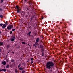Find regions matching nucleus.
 <instances>
[{"mask_svg": "<svg viewBox=\"0 0 73 73\" xmlns=\"http://www.w3.org/2000/svg\"><path fill=\"white\" fill-rule=\"evenodd\" d=\"M54 65V64L52 62H49L46 63V67L48 69H52V68Z\"/></svg>", "mask_w": 73, "mask_h": 73, "instance_id": "nucleus-1", "label": "nucleus"}, {"mask_svg": "<svg viewBox=\"0 0 73 73\" xmlns=\"http://www.w3.org/2000/svg\"><path fill=\"white\" fill-rule=\"evenodd\" d=\"M16 8L17 9V12L18 13H19L20 12V11H21V9L19 8V6H16Z\"/></svg>", "mask_w": 73, "mask_h": 73, "instance_id": "nucleus-2", "label": "nucleus"}, {"mask_svg": "<svg viewBox=\"0 0 73 73\" xmlns=\"http://www.w3.org/2000/svg\"><path fill=\"white\" fill-rule=\"evenodd\" d=\"M13 27V25H9L7 27V29H11V28H12Z\"/></svg>", "mask_w": 73, "mask_h": 73, "instance_id": "nucleus-3", "label": "nucleus"}, {"mask_svg": "<svg viewBox=\"0 0 73 73\" xmlns=\"http://www.w3.org/2000/svg\"><path fill=\"white\" fill-rule=\"evenodd\" d=\"M2 64H3V65H6V62L4 61H3L2 62Z\"/></svg>", "mask_w": 73, "mask_h": 73, "instance_id": "nucleus-4", "label": "nucleus"}, {"mask_svg": "<svg viewBox=\"0 0 73 73\" xmlns=\"http://www.w3.org/2000/svg\"><path fill=\"white\" fill-rule=\"evenodd\" d=\"M6 27V25L5 24H4L3 25V26H2V28H5Z\"/></svg>", "mask_w": 73, "mask_h": 73, "instance_id": "nucleus-5", "label": "nucleus"}, {"mask_svg": "<svg viewBox=\"0 0 73 73\" xmlns=\"http://www.w3.org/2000/svg\"><path fill=\"white\" fill-rule=\"evenodd\" d=\"M0 71H4V72H6V69H0Z\"/></svg>", "mask_w": 73, "mask_h": 73, "instance_id": "nucleus-6", "label": "nucleus"}, {"mask_svg": "<svg viewBox=\"0 0 73 73\" xmlns=\"http://www.w3.org/2000/svg\"><path fill=\"white\" fill-rule=\"evenodd\" d=\"M6 68L9 69V65L8 64H7L6 66Z\"/></svg>", "mask_w": 73, "mask_h": 73, "instance_id": "nucleus-7", "label": "nucleus"}, {"mask_svg": "<svg viewBox=\"0 0 73 73\" xmlns=\"http://www.w3.org/2000/svg\"><path fill=\"white\" fill-rule=\"evenodd\" d=\"M39 40H40V39H39V38H36V41L37 42H38L39 41Z\"/></svg>", "mask_w": 73, "mask_h": 73, "instance_id": "nucleus-8", "label": "nucleus"}, {"mask_svg": "<svg viewBox=\"0 0 73 73\" xmlns=\"http://www.w3.org/2000/svg\"><path fill=\"white\" fill-rule=\"evenodd\" d=\"M19 69L20 70H23V68L22 67H20Z\"/></svg>", "mask_w": 73, "mask_h": 73, "instance_id": "nucleus-9", "label": "nucleus"}, {"mask_svg": "<svg viewBox=\"0 0 73 73\" xmlns=\"http://www.w3.org/2000/svg\"><path fill=\"white\" fill-rule=\"evenodd\" d=\"M2 45H3V43L2 42H0V45L1 46Z\"/></svg>", "mask_w": 73, "mask_h": 73, "instance_id": "nucleus-10", "label": "nucleus"}, {"mask_svg": "<svg viewBox=\"0 0 73 73\" xmlns=\"http://www.w3.org/2000/svg\"><path fill=\"white\" fill-rule=\"evenodd\" d=\"M35 44L36 45H38V43L37 42H35Z\"/></svg>", "mask_w": 73, "mask_h": 73, "instance_id": "nucleus-11", "label": "nucleus"}, {"mask_svg": "<svg viewBox=\"0 0 73 73\" xmlns=\"http://www.w3.org/2000/svg\"><path fill=\"white\" fill-rule=\"evenodd\" d=\"M31 32L30 31L28 33V35L29 36H31Z\"/></svg>", "mask_w": 73, "mask_h": 73, "instance_id": "nucleus-12", "label": "nucleus"}, {"mask_svg": "<svg viewBox=\"0 0 73 73\" xmlns=\"http://www.w3.org/2000/svg\"><path fill=\"white\" fill-rule=\"evenodd\" d=\"M21 66V64H19L18 65V68H20V67Z\"/></svg>", "mask_w": 73, "mask_h": 73, "instance_id": "nucleus-13", "label": "nucleus"}, {"mask_svg": "<svg viewBox=\"0 0 73 73\" xmlns=\"http://www.w3.org/2000/svg\"><path fill=\"white\" fill-rule=\"evenodd\" d=\"M4 1V0H1V3H3V1Z\"/></svg>", "mask_w": 73, "mask_h": 73, "instance_id": "nucleus-14", "label": "nucleus"}, {"mask_svg": "<svg viewBox=\"0 0 73 73\" xmlns=\"http://www.w3.org/2000/svg\"><path fill=\"white\" fill-rule=\"evenodd\" d=\"M36 44H33V46H35L36 47V48L37 47V46H36Z\"/></svg>", "mask_w": 73, "mask_h": 73, "instance_id": "nucleus-15", "label": "nucleus"}, {"mask_svg": "<svg viewBox=\"0 0 73 73\" xmlns=\"http://www.w3.org/2000/svg\"><path fill=\"white\" fill-rule=\"evenodd\" d=\"M15 72H16V73H18V71H17V70L16 69L15 70Z\"/></svg>", "mask_w": 73, "mask_h": 73, "instance_id": "nucleus-16", "label": "nucleus"}, {"mask_svg": "<svg viewBox=\"0 0 73 73\" xmlns=\"http://www.w3.org/2000/svg\"><path fill=\"white\" fill-rule=\"evenodd\" d=\"M0 17L2 18V17H3V16L2 15H0Z\"/></svg>", "mask_w": 73, "mask_h": 73, "instance_id": "nucleus-17", "label": "nucleus"}, {"mask_svg": "<svg viewBox=\"0 0 73 73\" xmlns=\"http://www.w3.org/2000/svg\"><path fill=\"white\" fill-rule=\"evenodd\" d=\"M11 41H14V39L13 38L11 39Z\"/></svg>", "mask_w": 73, "mask_h": 73, "instance_id": "nucleus-18", "label": "nucleus"}, {"mask_svg": "<svg viewBox=\"0 0 73 73\" xmlns=\"http://www.w3.org/2000/svg\"><path fill=\"white\" fill-rule=\"evenodd\" d=\"M22 44H25V42H22Z\"/></svg>", "mask_w": 73, "mask_h": 73, "instance_id": "nucleus-19", "label": "nucleus"}, {"mask_svg": "<svg viewBox=\"0 0 73 73\" xmlns=\"http://www.w3.org/2000/svg\"><path fill=\"white\" fill-rule=\"evenodd\" d=\"M0 26L2 27L3 26V24H0Z\"/></svg>", "mask_w": 73, "mask_h": 73, "instance_id": "nucleus-20", "label": "nucleus"}, {"mask_svg": "<svg viewBox=\"0 0 73 73\" xmlns=\"http://www.w3.org/2000/svg\"><path fill=\"white\" fill-rule=\"evenodd\" d=\"M11 62H14V60H11Z\"/></svg>", "mask_w": 73, "mask_h": 73, "instance_id": "nucleus-21", "label": "nucleus"}, {"mask_svg": "<svg viewBox=\"0 0 73 73\" xmlns=\"http://www.w3.org/2000/svg\"><path fill=\"white\" fill-rule=\"evenodd\" d=\"M3 10V9L1 8H0V11H1Z\"/></svg>", "mask_w": 73, "mask_h": 73, "instance_id": "nucleus-22", "label": "nucleus"}, {"mask_svg": "<svg viewBox=\"0 0 73 73\" xmlns=\"http://www.w3.org/2000/svg\"><path fill=\"white\" fill-rule=\"evenodd\" d=\"M40 48H43V46H42V45H40Z\"/></svg>", "mask_w": 73, "mask_h": 73, "instance_id": "nucleus-23", "label": "nucleus"}, {"mask_svg": "<svg viewBox=\"0 0 73 73\" xmlns=\"http://www.w3.org/2000/svg\"><path fill=\"white\" fill-rule=\"evenodd\" d=\"M10 34H12V31H11L10 32Z\"/></svg>", "mask_w": 73, "mask_h": 73, "instance_id": "nucleus-24", "label": "nucleus"}, {"mask_svg": "<svg viewBox=\"0 0 73 73\" xmlns=\"http://www.w3.org/2000/svg\"><path fill=\"white\" fill-rule=\"evenodd\" d=\"M25 73V71H22V73Z\"/></svg>", "mask_w": 73, "mask_h": 73, "instance_id": "nucleus-25", "label": "nucleus"}, {"mask_svg": "<svg viewBox=\"0 0 73 73\" xmlns=\"http://www.w3.org/2000/svg\"><path fill=\"white\" fill-rule=\"evenodd\" d=\"M9 45H8L7 46V48H9Z\"/></svg>", "mask_w": 73, "mask_h": 73, "instance_id": "nucleus-26", "label": "nucleus"}, {"mask_svg": "<svg viewBox=\"0 0 73 73\" xmlns=\"http://www.w3.org/2000/svg\"><path fill=\"white\" fill-rule=\"evenodd\" d=\"M31 60H32V61H33V58H32L31 59Z\"/></svg>", "mask_w": 73, "mask_h": 73, "instance_id": "nucleus-27", "label": "nucleus"}, {"mask_svg": "<svg viewBox=\"0 0 73 73\" xmlns=\"http://www.w3.org/2000/svg\"><path fill=\"white\" fill-rule=\"evenodd\" d=\"M15 31V29H12V31Z\"/></svg>", "mask_w": 73, "mask_h": 73, "instance_id": "nucleus-28", "label": "nucleus"}, {"mask_svg": "<svg viewBox=\"0 0 73 73\" xmlns=\"http://www.w3.org/2000/svg\"><path fill=\"white\" fill-rule=\"evenodd\" d=\"M44 48H42L41 49V50H42V51H44Z\"/></svg>", "mask_w": 73, "mask_h": 73, "instance_id": "nucleus-29", "label": "nucleus"}, {"mask_svg": "<svg viewBox=\"0 0 73 73\" xmlns=\"http://www.w3.org/2000/svg\"><path fill=\"white\" fill-rule=\"evenodd\" d=\"M6 61H7V62H8V60L7 59L6 60Z\"/></svg>", "mask_w": 73, "mask_h": 73, "instance_id": "nucleus-30", "label": "nucleus"}, {"mask_svg": "<svg viewBox=\"0 0 73 73\" xmlns=\"http://www.w3.org/2000/svg\"><path fill=\"white\" fill-rule=\"evenodd\" d=\"M5 24L6 25L8 24V23L7 22H6Z\"/></svg>", "mask_w": 73, "mask_h": 73, "instance_id": "nucleus-31", "label": "nucleus"}, {"mask_svg": "<svg viewBox=\"0 0 73 73\" xmlns=\"http://www.w3.org/2000/svg\"><path fill=\"white\" fill-rule=\"evenodd\" d=\"M49 71H50V72H52V70H50Z\"/></svg>", "mask_w": 73, "mask_h": 73, "instance_id": "nucleus-32", "label": "nucleus"}, {"mask_svg": "<svg viewBox=\"0 0 73 73\" xmlns=\"http://www.w3.org/2000/svg\"><path fill=\"white\" fill-rule=\"evenodd\" d=\"M12 53H13V54H14V52L13 51V52H12Z\"/></svg>", "mask_w": 73, "mask_h": 73, "instance_id": "nucleus-33", "label": "nucleus"}, {"mask_svg": "<svg viewBox=\"0 0 73 73\" xmlns=\"http://www.w3.org/2000/svg\"><path fill=\"white\" fill-rule=\"evenodd\" d=\"M33 62H32V61H31V64H33Z\"/></svg>", "mask_w": 73, "mask_h": 73, "instance_id": "nucleus-34", "label": "nucleus"}, {"mask_svg": "<svg viewBox=\"0 0 73 73\" xmlns=\"http://www.w3.org/2000/svg\"><path fill=\"white\" fill-rule=\"evenodd\" d=\"M13 39L15 38V36H13Z\"/></svg>", "mask_w": 73, "mask_h": 73, "instance_id": "nucleus-35", "label": "nucleus"}, {"mask_svg": "<svg viewBox=\"0 0 73 73\" xmlns=\"http://www.w3.org/2000/svg\"><path fill=\"white\" fill-rule=\"evenodd\" d=\"M70 46H72V44H70Z\"/></svg>", "mask_w": 73, "mask_h": 73, "instance_id": "nucleus-36", "label": "nucleus"}, {"mask_svg": "<svg viewBox=\"0 0 73 73\" xmlns=\"http://www.w3.org/2000/svg\"><path fill=\"white\" fill-rule=\"evenodd\" d=\"M68 44V42H66V44Z\"/></svg>", "mask_w": 73, "mask_h": 73, "instance_id": "nucleus-37", "label": "nucleus"}, {"mask_svg": "<svg viewBox=\"0 0 73 73\" xmlns=\"http://www.w3.org/2000/svg\"><path fill=\"white\" fill-rule=\"evenodd\" d=\"M9 52H8L7 54H8V53H9Z\"/></svg>", "mask_w": 73, "mask_h": 73, "instance_id": "nucleus-38", "label": "nucleus"}, {"mask_svg": "<svg viewBox=\"0 0 73 73\" xmlns=\"http://www.w3.org/2000/svg\"><path fill=\"white\" fill-rule=\"evenodd\" d=\"M0 52H1V49L0 48Z\"/></svg>", "mask_w": 73, "mask_h": 73, "instance_id": "nucleus-39", "label": "nucleus"}, {"mask_svg": "<svg viewBox=\"0 0 73 73\" xmlns=\"http://www.w3.org/2000/svg\"><path fill=\"white\" fill-rule=\"evenodd\" d=\"M65 60H66V59H67V58H65Z\"/></svg>", "mask_w": 73, "mask_h": 73, "instance_id": "nucleus-40", "label": "nucleus"}, {"mask_svg": "<svg viewBox=\"0 0 73 73\" xmlns=\"http://www.w3.org/2000/svg\"><path fill=\"white\" fill-rule=\"evenodd\" d=\"M42 19H43V17H42Z\"/></svg>", "mask_w": 73, "mask_h": 73, "instance_id": "nucleus-41", "label": "nucleus"}, {"mask_svg": "<svg viewBox=\"0 0 73 73\" xmlns=\"http://www.w3.org/2000/svg\"><path fill=\"white\" fill-rule=\"evenodd\" d=\"M0 33H1V31H0Z\"/></svg>", "mask_w": 73, "mask_h": 73, "instance_id": "nucleus-42", "label": "nucleus"}, {"mask_svg": "<svg viewBox=\"0 0 73 73\" xmlns=\"http://www.w3.org/2000/svg\"><path fill=\"white\" fill-rule=\"evenodd\" d=\"M70 42H72L71 41Z\"/></svg>", "mask_w": 73, "mask_h": 73, "instance_id": "nucleus-43", "label": "nucleus"}, {"mask_svg": "<svg viewBox=\"0 0 73 73\" xmlns=\"http://www.w3.org/2000/svg\"><path fill=\"white\" fill-rule=\"evenodd\" d=\"M70 42H72L71 41Z\"/></svg>", "mask_w": 73, "mask_h": 73, "instance_id": "nucleus-44", "label": "nucleus"}]
</instances>
